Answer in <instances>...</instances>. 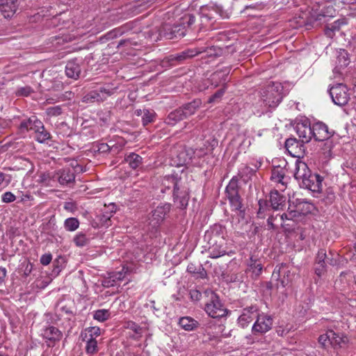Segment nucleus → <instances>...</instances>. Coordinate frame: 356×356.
<instances>
[{
  "mask_svg": "<svg viewBox=\"0 0 356 356\" xmlns=\"http://www.w3.org/2000/svg\"><path fill=\"white\" fill-rule=\"evenodd\" d=\"M195 22V16L192 14H185L180 18L179 23L173 25L165 24L161 33L157 29L145 32L151 40L156 41L159 37L163 35L165 38L172 40L175 38H181L188 34L192 30V26Z\"/></svg>",
  "mask_w": 356,
  "mask_h": 356,
  "instance_id": "f257e3e1",
  "label": "nucleus"
},
{
  "mask_svg": "<svg viewBox=\"0 0 356 356\" xmlns=\"http://www.w3.org/2000/svg\"><path fill=\"white\" fill-rule=\"evenodd\" d=\"M286 95L283 85L280 82H270L257 92L258 102L256 106L261 109L275 108Z\"/></svg>",
  "mask_w": 356,
  "mask_h": 356,
  "instance_id": "f03ea898",
  "label": "nucleus"
},
{
  "mask_svg": "<svg viewBox=\"0 0 356 356\" xmlns=\"http://www.w3.org/2000/svg\"><path fill=\"white\" fill-rule=\"evenodd\" d=\"M294 177L301 187L314 193H320L322 191L323 177L318 174L312 173L305 162L296 163Z\"/></svg>",
  "mask_w": 356,
  "mask_h": 356,
  "instance_id": "7ed1b4c3",
  "label": "nucleus"
},
{
  "mask_svg": "<svg viewBox=\"0 0 356 356\" xmlns=\"http://www.w3.org/2000/svg\"><path fill=\"white\" fill-rule=\"evenodd\" d=\"M181 179L174 175L166 176L163 181V184L167 188H172L174 202L177 207L183 209L187 207L189 197L185 191L181 190Z\"/></svg>",
  "mask_w": 356,
  "mask_h": 356,
  "instance_id": "20e7f679",
  "label": "nucleus"
},
{
  "mask_svg": "<svg viewBox=\"0 0 356 356\" xmlns=\"http://www.w3.org/2000/svg\"><path fill=\"white\" fill-rule=\"evenodd\" d=\"M348 337L339 332H335L334 331L330 330L326 333L323 334L318 337V343L321 346L326 349L331 346L333 348H345L348 346L349 344Z\"/></svg>",
  "mask_w": 356,
  "mask_h": 356,
  "instance_id": "39448f33",
  "label": "nucleus"
},
{
  "mask_svg": "<svg viewBox=\"0 0 356 356\" xmlns=\"http://www.w3.org/2000/svg\"><path fill=\"white\" fill-rule=\"evenodd\" d=\"M171 204L169 203H161L158 205L151 213L148 218L147 231L154 233L165 219L166 215L170 212Z\"/></svg>",
  "mask_w": 356,
  "mask_h": 356,
  "instance_id": "423d86ee",
  "label": "nucleus"
},
{
  "mask_svg": "<svg viewBox=\"0 0 356 356\" xmlns=\"http://www.w3.org/2000/svg\"><path fill=\"white\" fill-rule=\"evenodd\" d=\"M210 296V300L206 303L204 310L213 318H222L227 314V309L221 303L218 296L212 291H205Z\"/></svg>",
  "mask_w": 356,
  "mask_h": 356,
  "instance_id": "0eeeda50",
  "label": "nucleus"
},
{
  "mask_svg": "<svg viewBox=\"0 0 356 356\" xmlns=\"http://www.w3.org/2000/svg\"><path fill=\"white\" fill-rule=\"evenodd\" d=\"M225 193L232 209L238 211L239 214H243L241 199L238 194V181L236 178L233 177L229 181L226 186Z\"/></svg>",
  "mask_w": 356,
  "mask_h": 356,
  "instance_id": "6e6552de",
  "label": "nucleus"
},
{
  "mask_svg": "<svg viewBox=\"0 0 356 356\" xmlns=\"http://www.w3.org/2000/svg\"><path fill=\"white\" fill-rule=\"evenodd\" d=\"M332 102L338 106H344L350 99V94L347 86L343 83H337L329 90Z\"/></svg>",
  "mask_w": 356,
  "mask_h": 356,
  "instance_id": "1a4fd4ad",
  "label": "nucleus"
},
{
  "mask_svg": "<svg viewBox=\"0 0 356 356\" xmlns=\"http://www.w3.org/2000/svg\"><path fill=\"white\" fill-rule=\"evenodd\" d=\"M213 149H204L203 147H200L199 149H196L195 150H193L192 149H186L181 151L179 154V162L177 165H184L189 164L190 163H193V159L197 158L204 157L208 155V153L211 152Z\"/></svg>",
  "mask_w": 356,
  "mask_h": 356,
  "instance_id": "9d476101",
  "label": "nucleus"
},
{
  "mask_svg": "<svg viewBox=\"0 0 356 356\" xmlns=\"http://www.w3.org/2000/svg\"><path fill=\"white\" fill-rule=\"evenodd\" d=\"M256 318L252 327L253 334H263L271 330L273 321L270 316L258 314Z\"/></svg>",
  "mask_w": 356,
  "mask_h": 356,
  "instance_id": "9b49d317",
  "label": "nucleus"
},
{
  "mask_svg": "<svg viewBox=\"0 0 356 356\" xmlns=\"http://www.w3.org/2000/svg\"><path fill=\"white\" fill-rule=\"evenodd\" d=\"M350 58L348 54L345 49H340L337 52L336 65L333 69L334 77L340 78L343 76V70L349 65Z\"/></svg>",
  "mask_w": 356,
  "mask_h": 356,
  "instance_id": "f8f14e48",
  "label": "nucleus"
},
{
  "mask_svg": "<svg viewBox=\"0 0 356 356\" xmlns=\"http://www.w3.org/2000/svg\"><path fill=\"white\" fill-rule=\"evenodd\" d=\"M113 93V90L100 88L99 90H92L83 97V102L86 103L101 102Z\"/></svg>",
  "mask_w": 356,
  "mask_h": 356,
  "instance_id": "ddd939ff",
  "label": "nucleus"
},
{
  "mask_svg": "<svg viewBox=\"0 0 356 356\" xmlns=\"http://www.w3.org/2000/svg\"><path fill=\"white\" fill-rule=\"evenodd\" d=\"M206 51L204 47H195L187 49L181 52L172 54L169 57V60L171 62L176 61L178 63H181L187 59H190L195 56L199 55Z\"/></svg>",
  "mask_w": 356,
  "mask_h": 356,
  "instance_id": "4468645a",
  "label": "nucleus"
},
{
  "mask_svg": "<svg viewBox=\"0 0 356 356\" xmlns=\"http://www.w3.org/2000/svg\"><path fill=\"white\" fill-rule=\"evenodd\" d=\"M304 144L300 140H298L295 138H290L285 141V148L293 157L300 158L304 155Z\"/></svg>",
  "mask_w": 356,
  "mask_h": 356,
  "instance_id": "2eb2a0df",
  "label": "nucleus"
},
{
  "mask_svg": "<svg viewBox=\"0 0 356 356\" xmlns=\"http://www.w3.org/2000/svg\"><path fill=\"white\" fill-rule=\"evenodd\" d=\"M333 132L330 131L328 127L322 122L312 124V138L316 141H324L332 137Z\"/></svg>",
  "mask_w": 356,
  "mask_h": 356,
  "instance_id": "dca6fc26",
  "label": "nucleus"
},
{
  "mask_svg": "<svg viewBox=\"0 0 356 356\" xmlns=\"http://www.w3.org/2000/svg\"><path fill=\"white\" fill-rule=\"evenodd\" d=\"M42 337L49 342V346H54L56 342L59 341L63 337L62 332L54 325H48L44 326L41 333Z\"/></svg>",
  "mask_w": 356,
  "mask_h": 356,
  "instance_id": "f3484780",
  "label": "nucleus"
},
{
  "mask_svg": "<svg viewBox=\"0 0 356 356\" xmlns=\"http://www.w3.org/2000/svg\"><path fill=\"white\" fill-rule=\"evenodd\" d=\"M225 228L220 225L216 224L211 227L210 230L205 233L204 238L207 241L225 242Z\"/></svg>",
  "mask_w": 356,
  "mask_h": 356,
  "instance_id": "a211bd4d",
  "label": "nucleus"
},
{
  "mask_svg": "<svg viewBox=\"0 0 356 356\" xmlns=\"http://www.w3.org/2000/svg\"><path fill=\"white\" fill-rule=\"evenodd\" d=\"M75 175L70 169H63L57 171L52 176L53 181H58L61 186H67L74 182Z\"/></svg>",
  "mask_w": 356,
  "mask_h": 356,
  "instance_id": "6ab92c4d",
  "label": "nucleus"
},
{
  "mask_svg": "<svg viewBox=\"0 0 356 356\" xmlns=\"http://www.w3.org/2000/svg\"><path fill=\"white\" fill-rule=\"evenodd\" d=\"M257 308L251 306L243 309L241 315L238 318V325L244 328L257 316Z\"/></svg>",
  "mask_w": 356,
  "mask_h": 356,
  "instance_id": "aec40b11",
  "label": "nucleus"
},
{
  "mask_svg": "<svg viewBox=\"0 0 356 356\" xmlns=\"http://www.w3.org/2000/svg\"><path fill=\"white\" fill-rule=\"evenodd\" d=\"M295 129L302 143H309L312 138V126L307 122H298Z\"/></svg>",
  "mask_w": 356,
  "mask_h": 356,
  "instance_id": "412c9836",
  "label": "nucleus"
},
{
  "mask_svg": "<svg viewBox=\"0 0 356 356\" xmlns=\"http://www.w3.org/2000/svg\"><path fill=\"white\" fill-rule=\"evenodd\" d=\"M267 224L270 229H277L282 227L285 230H289L293 227L292 224L285 223L283 214L270 215L267 220Z\"/></svg>",
  "mask_w": 356,
  "mask_h": 356,
  "instance_id": "4be33fe9",
  "label": "nucleus"
},
{
  "mask_svg": "<svg viewBox=\"0 0 356 356\" xmlns=\"http://www.w3.org/2000/svg\"><path fill=\"white\" fill-rule=\"evenodd\" d=\"M209 245L208 252L209 257L213 259L219 258L226 254L225 242L208 241Z\"/></svg>",
  "mask_w": 356,
  "mask_h": 356,
  "instance_id": "5701e85b",
  "label": "nucleus"
},
{
  "mask_svg": "<svg viewBox=\"0 0 356 356\" xmlns=\"http://www.w3.org/2000/svg\"><path fill=\"white\" fill-rule=\"evenodd\" d=\"M229 71L227 70H220L213 72L209 77L208 81L213 88H216L220 84L226 86Z\"/></svg>",
  "mask_w": 356,
  "mask_h": 356,
  "instance_id": "b1692460",
  "label": "nucleus"
},
{
  "mask_svg": "<svg viewBox=\"0 0 356 356\" xmlns=\"http://www.w3.org/2000/svg\"><path fill=\"white\" fill-rule=\"evenodd\" d=\"M81 72V66L76 58L69 60L65 66V74L68 78L79 79Z\"/></svg>",
  "mask_w": 356,
  "mask_h": 356,
  "instance_id": "393cba45",
  "label": "nucleus"
},
{
  "mask_svg": "<svg viewBox=\"0 0 356 356\" xmlns=\"http://www.w3.org/2000/svg\"><path fill=\"white\" fill-rule=\"evenodd\" d=\"M17 10V0H0V10L4 17H11Z\"/></svg>",
  "mask_w": 356,
  "mask_h": 356,
  "instance_id": "a878e982",
  "label": "nucleus"
},
{
  "mask_svg": "<svg viewBox=\"0 0 356 356\" xmlns=\"http://www.w3.org/2000/svg\"><path fill=\"white\" fill-rule=\"evenodd\" d=\"M262 269L261 261L254 256H251L248 261V271L251 273V276L254 278L258 277L261 275Z\"/></svg>",
  "mask_w": 356,
  "mask_h": 356,
  "instance_id": "bb28decb",
  "label": "nucleus"
},
{
  "mask_svg": "<svg viewBox=\"0 0 356 356\" xmlns=\"http://www.w3.org/2000/svg\"><path fill=\"white\" fill-rule=\"evenodd\" d=\"M270 179L272 181L280 184L283 188H280L283 191L286 186V182L285 181V170L284 168L276 167L272 170Z\"/></svg>",
  "mask_w": 356,
  "mask_h": 356,
  "instance_id": "cd10ccee",
  "label": "nucleus"
},
{
  "mask_svg": "<svg viewBox=\"0 0 356 356\" xmlns=\"http://www.w3.org/2000/svg\"><path fill=\"white\" fill-rule=\"evenodd\" d=\"M270 202L273 209L279 210L285 202V197L277 191H273L270 193Z\"/></svg>",
  "mask_w": 356,
  "mask_h": 356,
  "instance_id": "c85d7f7f",
  "label": "nucleus"
},
{
  "mask_svg": "<svg viewBox=\"0 0 356 356\" xmlns=\"http://www.w3.org/2000/svg\"><path fill=\"white\" fill-rule=\"evenodd\" d=\"M179 325L186 331H193L198 327L199 323L191 317L185 316L179 318Z\"/></svg>",
  "mask_w": 356,
  "mask_h": 356,
  "instance_id": "c756f323",
  "label": "nucleus"
},
{
  "mask_svg": "<svg viewBox=\"0 0 356 356\" xmlns=\"http://www.w3.org/2000/svg\"><path fill=\"white\" fill-rule=\"evenodd\" d=\"M201 104V100L197 99L191 102H189L184 105L182 107H181V109L182 110V111H184V116L186 118L191 116V115L194 114L196 112V111L200 107Z\"/></svg>",
  "mask_w": 356,
  "mask_h": 356,
  "instance_id": "7c9ffc66",
  "label": "nucleus"
},
{
  "mask_svg": "<svg viewBox=\"0 0 356 356\" xmlns=\"http://www.w3.org/2000/svg\"><path fill=\"white\" fill-rule=\"evenodd\" d=\"M24 129L38 131V129H43V123L35 115H31L27 120L24 119Z\"/></svg>",
  "mask_w": 356,
  "mask_h": 356,
  "instance_id": "2f4dec72",
  "label": "nucleus"
},
{
  "mask_svg": "<svg viewBox=\"0 0 356 356\" xmlns=\"http://www.w3.org/2000/svg\"><path fill=\"white\" fill-rule=\"evenodd\" d=\"M346 24L345 19H340L334 21L332 24L327 25L325 29V34L332 38L334 35V32L339 31L341 26Z\"/></svg>",
  "mask_w": 356,
  "mask_h": 356,
  "instance_id": "473e14b6",
  "label": "nucleus"
},
{
  "mask_svg": "<svg viewBox=\"0 0 356 356\" xmlns=\"http://www.w3.org/2000/svg\"><path fill=\"white\" fill-rule=\"evenodd\" d=\"M184 111L179 108L172 112H170L165 120V122L170 125H175L179 121L185 119Z\"/></svg>",
  "mask_w": 356,
  "mask_h": 356,
  "instance_id": "72a5a7b5",
  "label": "nucleus"
},
{
  "mask_svg": "<svg viewBox=\"0 0 356 356\" xmlns=\"http://www.w3.org/2000/svg\"><path fill=\"white\" fill-rule=\"evenodd\" d=\"M124 161L129 164V167L134 170L138 168L143 163V158L134 152L127 154Z\"/></svg>",
  "mask_w": 356,
  "mask_h": 356,
  "instance_id": "f704fd0d",
  "label": "nucleus"
},
{
  "mask_svg": "<svg viewBox=\"0 0 356 356\" xmlns=\"http://www.w3.org/2000/svg\"><path fill=\"white\" fill-rule=\"evenodd\" d=\"M124 327L134 332V334L131 336V337L134 339H139L142 337L143 328L135 322L128 321L124 323Z\"/></svg>",
  "mask_w": 356,
  "mask_h": 356,
  "instance_id": "c9c22d12",
  "label": "nucleus"
},
{
  "mask_svg": "<svg viewBox=\"0 0 356 356\" xmlns=\"http://www.w3.org/2000/svg\"><path fill=\"white\" fill-rule=\"evenodd\" d=\"M83 338V341H86V353L89 355H93L99 351L97 341L96 339Z\"/></svg>",
  "mask_w": 356,
  "mask_h": 356,
  "instance_id": "e433bc0d",
  "label": "nucleus"
},
{
  "mask_svg": "<svg viewBox=\"0 0 356 356\" xmlns=\"http://www.w3.org/2000/svg\"><path fill=\"white\" fill-rule=\"evenodd\" d=\"M207 8H203L202 11V18L207 19L208 20H211L213 18V12L218 14L221 17H225L223 15V11L221 7L214 6H211V9L209 10V13H206Z\"/></svg>",
  "mask_w": 356,
  "mask_h": 356,
  "instance_id": "4c0bfd02",
  "label": "nucleus"
},
{
  "mask_svg": "<svg viewBox=\"0 0 356 356\" xmlns=\"http://www.w3.org/2000/svg\"><path fill=\"white\" fill-rule=\"evenodd\" d=\"M39 17L50 18L55 17L58 15L56 8L51 6L42 7L40 11L37 13Z\"/></svg>",
  "mask_w": 356,
  "mask_h": 356,
  "instance_id": "58836bf2",
  "label": "nucleus"
},
{
  "mask_svg": "<svg viewBox=\"0 0 356 356\" xmlns=\"http://www.w3.org/2000/svg\"><path fill=\"white\" fill-rule=\"evenodd\" d=\"M101 334L100 328L99 327H89L84 330L81 333V337L86 339H96Z\"/></svg>",
  "mask_w": 356,
  "mask_h": 356,
  "instance_id": "ea45409f",
  "label": "nucleus"
},
{
  "mask_svg": "<svg viewBox=\"0 0 356 356\" xmlns=\"http://www.w3.org/2000/svg\"><path fill=\"white\" fill-rule=\"evenodd\" d=\"M93 318L99 322H104L111 316V312L108 309H97L93 312Z\"/></svg>",
  "mask_w": 356,
  "mask_h": 356,
  "instance_id": "a19ab883",
  "label": "nucleus"
},
{
  "mask_svg": "<svg viewBox=\"0 0 356 356\" xmlns=\"http://www.w3.org/2000/svg\"><path fill=\"white\" fill-rule=\"evenodd\" d=\"M79 227V221L76 218H68L64 222V227L67 232H74Z\"/></svg>",
  "mask_w": 356,
  "mask_h": 356,
  "instance_id": "79ce46f5",
  "label": "nucleus"
},
{
  "mask_svg": "<svg viewBox=\"0 0 356 356\" xmlns=\"http://www.w3.org/2000/svg\"><path fill=\"white\" fill-rule=\"evenodd\" d=\"M34 133L35 140L40 143H44L50 139V134L44 129V127L43 129L35 130Z\"/></svg>",
  "mask_w": 356,
  "mask_h": 356,
  "instance_id": "37998d69",
  "label": "nucleus"
},
{
  "mask_svg": "<svg viewBox=\"0 0 356 356\" xmlns=\"http://www.w3.org/2000/svg\"><path fill=\"white\" fill-rule=\"evenodd\" d=\"M156 118V113L153 110L145 109V113L142 117V122L143 126L153 122Z\"/></svg>",
  "mask_w": 356,
  "mask_h": 356,
  "instance_id": "c03bdc74",
  "label": "nucleus"
},
{
  "mask_svg": "<svg viewBox=\"0 0 356 356\" xmlns=\"http://www.w3.org/2000/svg\"><path fill=\"white\" fill-rule=\"evenodd\" d=\"M45 113L49 118L59 116L63 113V106L60 105H57L48 107L45 110Z\"/></svg>",
  "mask_w": 356,
  "mask_h": 356,
  "instance_id": "a18cd8bd",
  "label": "nucleus"
},
{
  "mask_svg": "<svg viewBox=\"0 0 356 356\" xmlns=\"http://www.w3.org/2000/svg\"><path fill=\"white\" fill-rule=\"evenodd\" d=\"M73 241L77 247H83L88 243L89 239L87 238L86 234L83 233H78L74 237Z\"/></svg>",
  "mask_w": 356,
  "mask_h": 356,
  "instance_id": "49530a36",
  "label": "nucleus"
},
{
  "mask_svg": "<svg viewBox=\"0 0 356 356\" xmlns=\"http://www.w3.org/2000/svg\"><path fill=\"white\" fill-rule=\"evenodd\" d=\"M226 88L227 87L224 86L218 91H216L213 95H211L209 98L208 103L213 104L219 102L221 100L222 96L224 95Z\"/></svg>",
  "mask_w": 356,
  "mask_h": 356,
  "instance_id": "de8ad7c7",
  "label": "nucleus"
},
{
  "mask_svg": "<svg viewBox=\"0 0 356 356\" xmlns=\"http://www.w3.org/2000/svg\"><path fill=\"white\" fill-rule=\"evenodd\" d=\"M323 147H322L323 153L326 158L332 156V149L334 147V144L330 138L325 140Z\"/></svg>",
  "mask_w": 356,
  "mask_h": 356,
  "instance_id": "09e8293b",
  "label": "nucleus"
},
{
  "mask_svg": "<svg viewBox=\"0 0 356 356\" xmlns=\"http://www.w3.org/2000/svg\"><path fill=\"white\" fill-rule=\"evenodd\" d=\"M283 217L284 218L285 223H290L293 221V218L298 217L300 213L295 210L289 211L287 213H284Z\"/></svg>",
  "mask_w": 356,
  "mask_h": 356,
  "instance_id": "8fccbe9b",
  "label": "nucleus"
},
{
  "mask_svg": "<svg viewBox=\"0 0 356 356\" xmlns=\"http://www.w3.org/2000/svg\"><path fill=\"white\" fill-rule=\"evenodd\" d=\"M326 258L327 254L325 250L323 249L319 250L316 257V264L326 266Z\"/></svg>",
  "mask_w": 356,
  "mask_h": 356,
  "instance_id": "3c124183",
  "label": "nucleus"
},
{
  "mask_svg": "<svg viewBox=\"0 0 356 356\" xmlns=\"http://www.w3.org/2000/svg\"><path fill=\"white\" fill-rule=\"evenodd\" d=\"M24 170H27L26 176H31L34 171V165L29 159L24 158Z\"/></svg>",
  "mask_w": 356,
  "mask_h": 356,
  "instance_id": "603ef678",
  "label": "nucleus"
},
{
  "mask_svg": "<svg viewBox=\"0 0 356 356\" xmlns=\"http://www.w3.org/2000/svg\"><path fill=\"white\" fill-rule=\"evenodd\" d=\"M292 326L286 325L285 327L280 325L276 328L277 334L280 337H284L291 330Z\"/></svg>",
  "mask_w": 356,
  "mask_h": 356,
  "instance_id": "864d4df0",
  "label": "nucleus"
},
{
  "mask_svg": "<svg viewBox=\"0 0 356 356\" xmlns=\"http://www.w3.org/2000/svg\"><path fill=\"white\" fill-rule=\"evenodd\" d=\"M137 43L136 42H133L131 39H124L119 41L117 47L120 48L121 47H131L132 45H136Z\"/></svg>",
  "mask_w": 356,
  "mask_h": 356,
  "instance_id": "5fc2aeb1",
  "label": "nucleus"
},
{
  "mask_svg": "<svg viewBox=\"0 0 356 356\" xmlns=\"http://www.w3.org/2000/svg\"><path fill=\"white\" fill-rule=\"evenodd\" d=\"M15 200V196L11 192H6L2 195V201L9 203Z\"/></svg>",
  "mask_w": 356,
  "mask_h": 356,
  "instance_id": "6e6d98bb",
  "label": "nucleus"
},
{
  "mask_svg": "<svg viewBox=\"0 0 356 356\" xmlns=\"http://www.w3.org/2000/svg\"><path fill=\"white\" fill-rule=\"evenodd\" d=\"M9 183L8 176L0 171V190L5 188Z\"/></svg>",
  "mask_w": 356,
  "mask_h": 356,
  "instance_id": "4d7b16f0",
  "label": "nucleus"
},
{
  "mask_svg": "<svg viewBox=\"0 0 356 356\" xmlns=\"http://www.w3.org/2000/svg\"><path fill=\"white\" fill-rule=\"evenodd\" d=\"M52 259V255L50 253H46L41 256L40 257V263L44 265L47 266L50 264Z\"/></svg>",
  "mask_w": 356,
  "mask_h": 356,
  "instance_id": "13d9d810",
  "label": "nucleus"
},
{
  "mask_svg": "<svg viewBox=\"0 0 356 356\" xmlns=\"http://www.w3.org/2000/svg\"><path fill=\"white\" fill-rule=\"evenodd\" d=\"M190 297L193 301H198L202 297V293L197 289H191L189 292Z\"/></svg>",
  "mask_w": 356,
  "mask_h": 356,
  "instance_id": "bf43d9fd",
  "label": "nucleus"
},
{
  "mask_svg": "<svg viewBox=\"0 0 356 356\" xmlns=\"http://www.w3.org/2000/svg\"><path fill=\"white\" fill-rule=\"evenodd\" d=\"M63 208L67 211L74 212L76 209V205L74 202H65Z\"/></svg>",
  "mask_w": 356,
  "mask_h": 356,
  "instance_id": "052dcab7",
  "label": "nucleus"
},
{
  "mask_svg": "<svg viewBox=\"0 0 356 356\" xmlns=\"http://www.w3.org/2000/svg\"><path fill=\"white\" fill-rule=\"evenodd\" d=\"M314 270L315 273L320 277L326 271V266L316 264Z\"/></svg>",
  "mask_w": 356,
  "mask_h": 356,
  "instance_id": "680f3d73",
  "label": "nucleus"
},
{
  "mask_svg": "<svg viewBox=\"0 0 356 356\" xmlns=\"http://www.w3.org/2000/svg\"><path fill=\"white\" fill-rule=\"evenodd\" d=\"M204 326H205L206 330H207L209 329H212L213 327H214L215 329H218V330H219V331H221L222 329V327H223V325H221L216 327L214 321H211V320L208 323H207L204 325Z\"/></svg>",
  "mask_w": 356,
  "mask_h": 356,
  "instance_id": "e2e57ef3",
  "label": "nucleus"
},
{
  "mask_svg": "<svg viewBox=\"0 0 356 356\" xmlns=\"http://www.w3.org/2000/svg\"><path fill=\"white\" fill-rule=\"evenodd\" d=\"M198 278L204 279L207 277V272L205 269L201 266H198V271L196 273Z\"/></svg>",
  "mask_w": 356,
  "mask_h": 356,
  "instance_id": "0e129e2a",
  "label": "nucleus"
},
{
  "mask_svg": "<svg viewBox=\"0 0 356 356\" xmlns=\"http://www.w3.org/2000/svg\"><path fill=\"white\" fill-rule=\"evenodd\" d=\"M198 271V266L193 264H189L187 266V272L193 275H196Z\"/></svg>",
  "mask_w": 356,
  "mask_h": 356,
  "instance_id": "69168bd1",
  "label": "nucleus"
},
{
  "mask_svg": "<svg viewBox=\"0 0 356 356\" xmlns=\"http://www.w3.org/2000/svg\"><path fill=\"white\" fill-rule=\"evenodd\" d=\"M49 178H50L49 174H47V175L43 174L40 177V179L38 180V181L41 182V183H44L46 185H49L50 184H49V181H50Z\"/></svg>",
  "mask_w": 356,
  "mask_h": 356,
  "instance_id": "338daca9",
  "label": "nucleus"
},
{
  "mask_svg": "<svg viewBox=\"0 0 356 356\" xmlns=\"http://www.w3.org/2000/svg\"><path fill=\"white\" fill-rule=\"evenodd\" d=\"M98 150L102 153H106L110 152L111 148L106 143H102L99 145Z\"/></svg>",
  "mask_w": 356,
  "mask_h": 356,
  "instance_id": "774afa93",
  "label": "nucleus"
}]
</instances>
